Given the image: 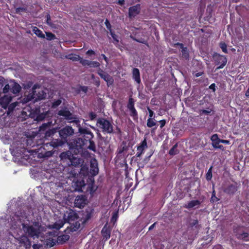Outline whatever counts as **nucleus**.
Segmentation results:
<instances>
[{
	"mask_svg": "<svg viewBox=\"0 0 249 249\" xmlns=\"http://www.w3.org/2000/svg\"><path fill=\"white\" fill-rule=\"evenodd\" d=\"M202 73L200 72H198L196 74V77H199L200 76H201L202 75Z\"/></svg>",
	"mask_w": 249,
	"mask_h": 249,
	"instance_id": "63",
	"label": "nucleus"
},
{
	"mask_svg": "<svg viewBox=\"0 0 249 249\" xmlns=\"http://www.w3.org/2000/svg\"><path fill=\"white\" fill-rule=\"evenodd\" d=\"M87 203V199L85 196L83 195L78 196L74 201L75 206L79 208L84 207Z\"/></svg>",
	"mask_w": 249,
	"mask_h": 249,
	"instance_id": "10",
	"label": "nucleus"
},
{
	"mask_svg": "<svg viewBox=\"0 0 249 249\" xmlns=\"http://www.w3.org/2000/svg\"><path fill=\"white\" fill-rule=\"evenodd\" d=\"M220 143H221V142H212V145L215 148L223 149V146L222 145H219Z\"/></svg>",
	"mask_w": 249,
	"mask_h": 249,
	"instance_id": "35",
	"label": "nucleus"
},
{
	"mask_svg": "<svg viewBox=\"0 0 249 249\" xmlns=\"http://www.w3.org/2000/svg\"><path fill=\"white\" fill-rule=\"evenodd\" d=\"M213 249H224L223 248V247L221 245H216V246H214L213 247Z\"/></svg>",
	"mask_w": 249,
	"mask_h": 249,
	"instance_id": "58",
	"label": "nucleus"
},
{
	"mask_svg": "<svg viewBox=\"0 0 249 249\" xmlns=\"http://www.w3.org/2000/svg\"><path fill=\"white\" fill-rule=\"evenodd\" d=\"M89 63V67L90 68H97L100 66V63L96 61H90Z\"/></svg>",
	"mask_w": 249,
	"mask_h": 249,
	"instance_id": "43",
	"label": "nucleus"
},
{
	"mask_svg": "<svg viewBox=\"0 0 249 249\" xmlns=\"http://www.w3.org/2000/svg\"><path fill=\"white\" fill-rule=\"evenodd\" d=\"M97 125L105 133H111L113 132V128L112 124L106 119H99L97 121Z\"/></svg>",
	"mask_w": 249,
	"mask_h": 249,
	"instance_id": "4",
	"label": "nucleus"
},
{
	"mask_svg": "<svg viewBox=\"0 0 249 249\" xmlns=\"http://www.w3.org/2000/svg\"><path fill=\"white\" fill-rule=\"evenodd\" d=\"M200 204L199 201L197 200H192L188 202L187 204H185L184 207L187 209L191 208H197L199 207Z\"/></svg>",
	"mask_w": 249,
	"mask_h": 249,
	"instance_id": "17",
	"label": "nucleus"
},
{
	"mask_svg": "<svg viewBox=\"0 0 249 249\" xmlns=\"http://www.w3.org/2000/svg\"><path fill=\"white\" fill-rule=\"evenodd\" d=\"M50 124H51L50 122H48V123H44V124H42V125L40 126L39 127V131H45L47 129V128L50 125Z\"/></svg>",
	"mask_w": 249,
	"mask_h": 249,
	"instance_id": "36",
	"label": "nucleus"
},
{
	"mask_svg": "<svg viewBox=\"0 0 249 249\" xmlns=\"http://www.w3.org/2000/svg\"><path fill=\"white\" fill-rule=\"evenodd\" d=\"M209 89H212L213 91L215 90V84L213 83L209 86Z\"/></svg>",
	"mask_w": 249,
	"mask_h": 249,
	"instance_id": "56",
	"label": "nucleus"
},
{
	"mask_svg": "<svg viewBox=\"0 0 249 249\" xmlns=\"http://www.w3.org/2000/svg\"><path fill=\"white\" fill-rule=\"evenodd\" d=\"M79 167H81L80 171H79L78 170L77 171V172H79V174L82 175L84 176H87L88 174L89 170L88 165L87 164H83L82 163Z\"/></svg>",
	"mask_w": 249,
	"mask_h": 249,
	"instance_id": "21",
	"label": "nucleus"
},
{
	"mask_svg": "<svg viewBox=\"0 0 249 249\" xmlns=\"http://www.w3.org/2000/svg\"><path fill=\"white\" fill-rule=\"evenodd\" d=\"M99 169L98 163L96 160H92L90 162V173L92 176H96L98 174Z\"/></svg>",
	"mask_w": 249,
	"mask_h": 249,
	"instance_id": "13",
	"label": "nucleus"
},
{
	"mask_svg": "<svg viewBox=\"0 0 249 249\" xmlns=\"http://www.w3.org/2000/svg\"><path fill=\"white\" fill-rule=\"evenodd\" d=\"M211 110H204V109H203V110H201L200 111V114H209L210 112H211Z\"/></svg>",
	"mask_w": 249,
	"mask_h": 249,
	"instance_id": "51",
	"label": "nucleus"
},
{
	"mask_svg": "<svg viewBox=\"0 0 249 249\" xmlns=\"http://www.w3.org/2000/svg\"><path fill=\"white\" fill-rule=\"evenodd\" d=\"M160 128H162L165 125V124H166V121L165 120H160Z\"/></svg>",
	"mask_w": 249,
	"mask_h": 249,
	"instance_id": "55",
	"label": "nucleus"
},
{
	"mask_svg": "<svg viewBox=\"0 0 249 249\" xmlns=\"http://www.w3.org/2000/svg\"><path fill=\"white\" fill-rule=\"evenodd\" d=\"M177 145H175L169 151V154L171 155H175L178 153V151L177 148Z\"/></svg>",
	"mask_w": 249,
	"mask_h": 249,
	"instance_id": "29",
	"label": "nucleus"
},
{
	"mask_svg": "<svg viewBox=\"0 0 249 249\" xmlns=\"http://www.w3.org/2000/svg\"><path fill=\"white\" fill-rule=\"evenodd\" d=\"M212 167H211V168L208 170L206 174V178L208 180H211L212 178Z\"/></svg>",
	"mask_w": 249,
	"mask_h": 249,
	"instance_id": "37",
	"label": "nucleus"
},
{
	"mask_svg": "<svg viewBox=\"0 0 249 249\" xmlns=\"http://www.w3.org/2000/svg\"><path fill=\"white\" fill-rule=\"evenodd\" d=\"M83 162L82 159L73 157V156L71 158L70 161L68 162L69 165H72L75 167H79L81 164Z\"/></svg>",
	"mask_w": 249,
	"mask_h": 249,
	"instance_id": "11",
	"label": "nucleus"
},
{
	"mask_svg": "<svg viewBox=\"0 0 249 249\" xmlns=\"http://www.w3.org/2000/svg\"><path fill=\"white\" fill-rule=\"evenodd\" d=\"M36 88V86L35 85L33 88L32 93L27 96L26 101H29L31 100H34L35 101H37V100L43 99L45 97L46 94L42 90H38V94H36V91L35 90Z\"/></svg>",
	"mask_w": 249,
	"mask_h": 249,
	"instance_id": "6",
	"label": "nucleus"
},
{
	"mask_svg": "<svg viewBox=\"0 0 249 249\" xmlns=\"http://www.w3.org/2000/svg\"><path fill=\"white\" fill-rule=\"evenodd\" d=\"M213 58L216 65H219L216 68V70L223 68L226 65L227 62V58L225 56L218 54H215L213 56Z\"/></svg>",
	"mask_w": 249,
	"mask_h": 249,
	"instance_id": "7",
	"label": "nucleus"
},
{
	"mask_svg": "<svg viewBox=\"0 0 249 249\" xmlns=\"http://www.w3.org/2000/svg\"><path fill=\"white\" fill-rule=\"evenodd\" d=\"M236 236L237 238L240 239L245 240L246 238L248 236V233L246 232H243L242 233H237Z\"/></svg>",
	"mask_w": 249,
	"mask_h": 249,
	"instance_id": "31",
	"label": "nucleus"
},
{
	"mask_svg": "<svg viewBox=\"0 0 249 249\" xmlns=\"http://www.w3.org/2000/svg\"><path fill=\"white\" fill-rule=\"evenodd\" d=\"M56 130L55 129H49L45 133V137H50L56 132Z\"/></svg>",
	"mask_w": 249,
	"mask_h": 249,
	"instance_id": "33",
	"label": "nucleus"
},
{
	"mask_svg": "<svg viewBox=\"0 0 249 249\" xmlns=\"http://www.w3.org/2000/svg\"><path fill=\"white\" fill-rule=\"evenodd\" d=\"M33 249H44V247L40 244H34L33 246Z\"/></svg>",
	"mask_w": 249,
	"mask_h": 249,
	"instance_id": "46",
	"label": "nucleus"
},
{
	"mask_svg": "<svg viewBox=\"0 0 249 249\" xmlns=\"http://www.w3.org/2000/svg\"><path fill=\"white\" fill-rule=\"evenodd\" d=\"M11 82H10L9 84H6L3 89V91L4 93H7L9 92V91L10 90H11Z\"/></svg>",
	"mask_w": 249,
	"mask_h": 249,
	"instance_id": "40",
	"label": "nucleus"
},
{
	"mask_svg": "<svg viewBox=\"0 0 249 249\" xmlns=\"http://www.w3.org/2000/svg\"><path fill=\"white\" fill-rule=\"evenodd\" d=\"M16 12L18 13H20L25 11V9L23 7H18L16 9Z\"/></svg>",
	"mask_w": 249,
	"mask_h": 249,
	"instance_id": "50",
	"label": "nucleus"
},
{
	"mask_svg": "<svg viewBox=\"0 0 249 249\" xmlns=\"http://www.w3.org/2000/svg\"><path fill=\"white\" fill-rule=\"evenodd\" d=\"M211 141H212V142H219L220 141V139H219L218 137V135L217 134H213L211 138Z\"/></svg>",
	"mask_w": 249,
	"mask_h": 249,
	"instance_id": "44",
	"label": "nucleus"
},
{
	"mask_svg": "<svg viewBox=\"0 0 249 249\" xmlns=\"http://www.w3.org/2000/svg\"><path fill=\"white\" fill-rule=\"evenodd\" d=\"M246 95L249 97V89L246 91Z\"/></svg>",
	"mask_w": 249,
	"mask_h": 249,
	"instance_id": "64",
	"label": "nucleus"
},
{
	"mask_svg": "<svg viewBox=\"0 0 249 249\" xmlns=\"http://www.w3.org/2000/svg\"><path fill=\"white\" fill-rule=\"evenodd\" d=\"M89 145L88 146V148L94 152L96 150V146L94 142L92 141H89Z\"/></svg>",
	"mask_w": 249,
	"mask_h": 249,
	"instance_id": "34",
	"label": "nucleus"
},
{
	"mask_svg": "<svg viewBox=\"0 0 249 249\" xmlns=\"http://www.w3.org/2000/svg\"><path fill=\"white\" fill-rule=\"evenodd\" d=\"M101 77L107 82L108 86L111 85L113 83L112 77L107 73H104Z\"/></svg>",
	"mask_w": 249,
	"mask_h": 249,
	"instance_id": "20",
	"label": "nucleus"
},
{
	"mask_svg": "<svg viewBox=\"0 0 249 249\" xmlns=\"http://www.w3.org/2000/svg\"><path fill=\"white\" fill-rule=\"evenodd\" d=\"M110 34L114 40V43L115 44H117L119 42V40L117 38V36L111 31L110 32Z\"/></svg>",
	"mask_w": 249,
	"mask_h": 249,
	"instance_id": "45",
	"label": "nucleus"
},
{
	"mask_svg": "<svg viewBox=\"0 0 249 249\" xmlns=\"http://www.w3.org/2000/svg\"><path fill=\"white\" fill-rule=\"evenodd\" d=\"M104 73H105V72H104V71L101 69L99 70L98 71V74L100 76H101L102 75H103Z\"/></svg>",
	"mask_w": 249,
	"mask_h": 249,
	"instance_id": "61",
	"label": "nucleus"
},
{
	"mask_svg": "<svg viewBox=\"0 0 249 249\" xmlns=\"http://www.w3.org/2000/svg\"><path fill=\"white\" fill-rule=\"evenodd\" d=\"M127 107L129 109H133V108H135L134 101H133V99L131 98L129 99V102L127 105Z\"/></svg>",
	"mask_w": 249,
	"mask_h": 249,
	"instance_id": "39",
	"label": "nucleus"
},
{
	"mask_svg": "<svg viewBox=\"0 0 249 249\" xmlns=\"http://www.w3.org/2000/svg\"><path fill=\"white\" fill-rule=\"evenodd\" d=\"M130 111V115L133 118L134 120L138 119L137 112L135 108L133 109H129Z\"/></svg>",
	"mask_w": 249,
	"mask_h": 249,
	"instance_id": "30",
	"label": "nucleus"
},
{
	"mask_svg": "<svg viewBox=\"0 0 249 249\" xmlns=\"http://www.w3.org/2000/svg\"><path fill=\"white\" fill-rule=\"evenodd\" d=\"M105 24H106V27L107 28V29H108L110 31V32L111 31V25H110L109 22L107 20H106Z\"/></svg>",
	"mask_w": 249,
	"mask_h": 249,
	"instance_id": "53",
	"label": "nucleus"
},
{
	"mask_svg": "<svg viewBox=\"0 0 249 249\" xmlns=\"http://www.w3.org/2000/svg\"><path fill=\"white\" fill-rule=\"evenodd\" d=\"M146 125L148 127H152L157 125V122L155 118H148L147 120Z\"/></svg>",
	"mask_w": 249,
	"mask_h": 249,
	"instance_id": "25",
	"label": "nucleus"
},
{
	"mask_svg": "<svg viewBox=\"0 0 249 249\" xmlns=\"http://www.w3.org/2000/svg\"><path fill=\"white\" fill-rule=\"evenodd\" d=\"M63 219L59 220L53 224L49 225L48 227L50 229L58 230L62 228L66 222L70 223L77 219L76 213L72 210L69 209L63 214Z\"/></svg>",
	"mask_w": 249,
	"mask_h": 249,
	"instance_id": "3",
	"label": "nucleus"
},
{
	"mask_svg": "<svg viewBox=\"0 0 249 249\" xmlns=\"http://www.w3.org/2000/svg\"><path fill=\"white\" fill-rule=\"evenodd\" d=\"M64 142L60 140L55 139L51 142L45 143L41 146L39 149L37 151L36 149L31 150H28L24 148L18 149L15 148V146L12 145L10 148L11 154L14 156L19 160L24 159L26 160H28L31 158V156H34L38 153L40 157H50L53 153L50 148H56L60 146H62Z\"/></svg>",
	"mask_w": 249,
	"mask_h": 249,
	"instance_id": "1",
	"label": "nucleus"
},
{
	"mask_svg": "<svg viewBox=\"0 0 249 249\" xmlns=\"http://www.w3.org/2000/svg\"><path fill=\"white\" fill-rule=\"evenodd\" d=\"M79 61L83 66H89V64H90L89 63H90V61H89V60H86V59H83V58L80 57V59Z\"/></svg>",
	"mask_w": 249,
	"mask_h": 249,
	"instance_id": "38",
	"label": "nucleus"
},
{
	"mask_svg": "<svg viewBox=\"0 0 249 249\" xmlns=\"http://www.w3.org/2000/svg\"><path fill=\"white\" fill-rule=\"evenodd\" d=\"M221 143L226 144H229L230 142L228 140H220Z\"/></svg>",
	"mask_w": 249,
	"mask_h": 249,
	"instance_id": "57",
	"label": "nucleus"
},
{
	"mask_svg": "<svg viewBox=\"0 0 249 249\" xmlns=\"http://www.w3.org/2000/svg\"><path fill=\"white\" fill-rule=\"evenodd\" d=\"M62 103V100L61 99H58L55 101H54L53 103H52V107L53 108H55L56 107H58L59 105H60V104Z\"/></svg>",
	"mask_w": 249,
	"mask_h": 249,
	"instance_id": "41",
	"label": "nucleus"
},
{
	"mask_svg": "<svg viewBox=\"0 0 249 249\" xmlns=\"http://www.w3.org/2000/svg\"><path fill=\"white\" fill-rule=\"evenodd\" d=\"M219 46L224 53H227V45L225 43L221 42Z\"/></svg>",
	"mask_w": 249,
	"mask_h": 249,
	"instance_id": "42",
	"label": "nucleus"
},
{
	"mask_svg": "<svg viewBox=\"0 0 249 249\" xmlns=\"http://www.w3.org/2000/svg\"><path fill=\"white\" fill-rule=\"evenodd\" d=\"M237 191L236 187L233 185H230L225 189L224 192L229 194H233Z\"/></svg>",
	"mask_w": 249,
	"mask_h": 249,
	"instance_id": "22",
	"label": "nucleus"
},
{
	"mask_svg": "<svg viewBox=\"0 0 249 249\" xmlns=\"http://www.w3.org/2000/svg\"><path fill=\"white\" fill-rule=\"evenodd\" d=\"M11 91L14 94H17L19 93L21 90L20 85L14 81H11Z\"/></svg>",
	"mask_w": 249,
	"mask_h": 249,
	"instance_id": "16",
	"label": "nucleus"
},
{
	"mask_svg": "<svg viewBox=\"0 0 249 249\" xmlns=\"http://www.w3.org/2000/svg\"><path fill=\"white\" fill-rule=\"evenodd\" d=\"M102 56H103V58L104 59V60L107 62V58L106 56V55L104 54H102Z\"/></svg>",
	"mask_w": 249,
	"mask_h": 249,
	"instance_id": "62",
	"label": "nucleus"
},
{
	"mask_svg": "<svg viewBox=\"0 0 249 249\" xmlns=\"http://www.w3.org/2000/svg\"><path fill=\"white\" fill-rule=\"evenodd\" d=\"M59 238H61L62 240L65 241L68 240L69 239V236L67 235H63L62 236L59 237Z\"/></svg>",
	"mask_w": 249,
	"mask_h": 249,
	"instance_id": "52",
	"label": "nucleus"
},
{
	"mask_svg": "<svg viewBox=\"0 0 249 249\" xmlns=\"http://www.w3.org/2000/svg\"><path fill=\"white\" fill-rule=\"evenodd\" d=\"M78 127L79 132L83 135L84 137L86 138V140L87 141H90L93 137V133L88 128H83L80 126V125Z\"/></svg>",
	"mask_w": 249,
	"mask_h": 249,
	"instance_id": "9",
	"label": "nucleus"
},
{
	"mask_svg": "<svg viewBox=\"0 0 249 249\" xmlns=\"http://www.w3.org/2000/svg\"><path fill=\"white\" fill-rule=\"evenodd\" d=\"M86 53L87 54L91 55L95 54V52L92 50H89Z\"/></svg>",
	"mask_w": 249,
	"mask_h": 249,
	"instance_id": "59",
	"label": "nucleus"
},
{
	"mask_svg": "<svg viewBox=\"0 0 249 249\" xmlns=\"http://www.w3.org/2000/svg\"><path fill=\"white\" fill-rule=\"evenodd\" d=\"M28 218V215L21 211L16 212L14 216L11 219L12 223L11 227L19 226L21 223L22 229L24 232L33 238H38L41 232L43 231V228L39 222H34L32 224H28L25 222V219Z\"/></svg>",
	"mask_w": 249,
	"mask_h": 249,
	"instance_id": "2",
	"label": "nucleus"
},
{
	"mask_svg": "<svg viewBox=\"0 0 249 249\" xmlns=\"http://www.w3.org/2000/svg\"><path fill=\"white\" fill-rule=\"evenodd\" d=\"M46 38L47 40H52L55 38V36L53 34L50 32H46Z\"/></svg>",
	"mask_w": 249,
	"mask_h": 249,
	"instance_id": "32",
	"label": "nucleus"
},
{
	"mask_svg": "<svg viewBox=\"0 0 249 249\" xmlns=\"http://www.w3.org/2000/svg\"><path fill=\"white\" fill-rule=\"evenodd\" d=\"M96 117V114L93 112H90L89 114V118L90 120H93Z\"/></svg>",
	"mask_w": 249,
	"mask_h": 249,
	"instance_id": "49",
	"label": "nucleus"
},
{
	"mask_svg": "<svg viewBox=\"0 0 249 249\" xmlns=\"http://www.w3.org/2000/svg\"><path fill=\"white\" fill-rule=\"evenodd\" d=\"M218 200V199L217 197L215 196V194H212V196L211 198V201L212 202H217Z\"/></svg>",
	"mask_w": 249,
	"mask_h": 249,
	"instance_id": "48",
	"label": "nucleus"
},
{
	"mask_svg": "<svg viewBox=\"0 0 249 249\" xmlns=\"http://www.w3.org/2000/svg\"><path fill=\"white\" fill-rule=\"evenodd\" d=\"M72 157V155L69 151L63 152L60 155L61 160H64V161L66 162L67 163L68 161H70Z\"/></svg>",
	"mask_w": 249,
	"mask_h": 249,
	"instance_id": "15",
	"label": "nucleus"
},
{
	"mask_svg": "<svg viewBox=\"0 0 249 249\" xmlns=\"http://www.w3.org/2000/svg\"><path fill=\"white\" fill-rule=\"evenodd\" d=\"M149 112V118H155V115L154 112L151 110L149 108H148Z\"/></svg>",
	"mask_w": 249,
	"mask_h": 249,
	"instance_id": "47",
	"label": "nucleus"
},
{
	"mask_svg": "<svg viewBox=\"0 0 249 249\" xmlns=\"http://www.w3.org/2000/svg\"><path fill=\"white\" fill-rule=\"evenodd\" d=\"M65 57L72 61H79L80 59V57L79 55L73 54H68L66 55Z\"/></svg>",
	"mask_w": 249,
	"mask_h": 249,
	"instance_id": "26",
	"label": "nucleus"
},
{
	"mask_svg": "<svg viewBox=\"0 0 249 249\" xmlns=\"http://www.w3.org/2000/svg\"><path fill=\"white\" fill-rule=\"evenodd\" d=\"M74 185H76L77 188H76L75 190L77 191H80L81 190L82 187L85 185V182L83 180H81L80 181H77L74 182Z\"/></svg>",
	"mask_w": 249,
	"mask_h": 249,
	"instance_id": "27",
	"label": "nucleus"
},
{
	"mask_svg": "<svg viewBox=\"0 0 249 249\" xmlns=\"http://www.w3.org/2000/svg\"><path fill=\"white\" fill-rule=\"evenodd\" d=\"M33 32L37 36L42 38H45V36L43 34L42 32L37 27H35L34 28Z\"/></svg>",
	"mask_w": 249,
	"mask_h": 249,
	"instance_id": "28",
	"label": "nucleus"
},
{
	"mask_svg": "<svg viewBox=\"0 0 249 249\" xmlns=\"http://www.w3.org/2000/svg\"><path fill=\"white\" fill-rule=\"evenodd\" d=\"M74 133V130L71 126H67L59 131L60 137L62 139H66Z\"/></svg>",
	"mask_w": 249,
	"mask_h": 249,
	"instance_id": "8",
	"label": "nucleus"
},
{
	"mask_svg": "<svg viewBox=\"0 0 249 249\" xmlns=\"http://www.w3.org/2000/svg\"><path fill=\"white\" fill-rule=\"evenodd\" d=\"M140 11V5L137 4L136 5L131 7L129 9V16L130 18L134 17L138 15Z\"/></svg>",
	"mask_w": 249,
	"mask_h": 249,
	"instance_id": "14",
	"label": "nucleus"
},
{
	"mask_svg": "<svg viewBox=\"0 0 249 249\" xmlns=\"http://www.w3.org/2000/svg\"><path fill=\"white\" fill-rule=\"evenodd\" d=\"M102 234L105 241L109 238L110 236V230L106 225L104 227L102 230Z\"/></svg>",
	"mask_w": 249,
	"mask_h": 249,
	"instance_id": "18",
	"label": "nucleus"
},
{
	"mask_svg": "<svg viewBox=\"0 0 249 249\" xmlns=\"http://www.w3.org/2000/svg\"><path fill=\"white\" fill-rule=\"evenodd\" d=\"M133 78L138 83H141L140 71L137 68H134L132 71Z\"/></svg>",
	"mask_w": 249,
	"mask_h": 249,
	"instance_id": "19",
	"label": "nucleus"
},
{
	"mask_svg": "<svg viewBox=\"0 0 249 249\" xmlns=\"http://www.w3.org/2000/svg\"><path fill=\"white\" fill-rule=\"evenodd\" d=\"M147 147L146 140H144L137 148V152L136 154L137 157H140L143 153L144 150Z\"/></svg>",
	"mask_w": 249,
	"mask_h": 249,
	"instance_id": "12",
	"label": "nucleus"
},
{
	"mask_svg": "<svg viewBox=\"0 0 249 249\" xmlns=\"http://www.w3.org/2000/svg\"><path fill=\"white\" fill-rule=\"evenodd\" d=\"M50 17L49 15L47 16V23L49 25H51V22H50Z\"/></svg>",
	"mask_w": 249,
	"mask_h": 249,
	"instance_id": "60",
	"label": "nucleus"
},
{
	"mask_svg": "<svg viewBox=\"0 0 249 249\" xmlns=\"http://www.w3.org/2000/svg\"><path fill=\"white\" fill-rule=\"evenodd\" d=\"M88 90V88L87 87H85V86H83V87H81L80 88V89H79V91H82L83 92H84V93H86L87 92Z\"/></svg>",
	"mask_w": 249,
	"mask_h": 249,
	"instance_id": "54",
	"label": "nucleus"
},
{
	"mask_svg": "<svg viewBox=\"0 0 249 249\" xmlns=\"http://www.w3.org/2000/svg\"><path fill=\"white\" fill-rule=\"evenodd\" d=\"M20 242H22L24 244L26 248H29L31 246L30 241L25 236H22L21 238Z\"/></svg>",
	"mask_w": 249,
	"mask_h": 249,
	"instance_id": "24",
	"label": "nucleus"
},
{
	"mask_svg": "<svg viewBox=\"0 0 249 249\" xmlns=\"http://www.w3.org/2000/svg\"><path fill=\"white\" fill-rule=\"evenodd\" d=\"M177 45L179 46L180 48L182 49L181 53H182V57H183L184 58H185L186 59H187L189 56V54L187 52V48L183 47L182 44L178 43V44H177Z\"/></svg>",
	"mask_w": 249,
	"mask_h": 249,
	"instance_id": "23",
	"label": "nucleus"
},
{
	"mask_svg": "<svg viewBox=\"0 0 249 249\" xmlns=\"http://www.w3.org/2000/svg\"><path fill=\"white\" fill-rule=\"evenodd\" d=\"M59 116H62L67 120L69 123H74L77 126H79L80 121L75 116L73 115L69 110L67 109H61L58 112Z\"/></svg>",
	"mask_w": 249,
	"mask_h": 249,
	"instance_id": "5",
	"label": "nucleus"
}]
</instances>
